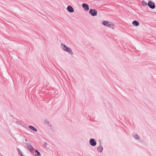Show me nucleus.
Wrapping results in <instances>:
<instances>
[{
  "instance_id": "nucleus-1",
  "label": "nucleus",
  "mask_w": 156,
  "mask_h": 156,
  "mask_svg": "<svg viewBox=\"0 0 156 156\" xmlns=\"http://www.w3.org/2000/svg\"><path fill=\"white\" fill-rule=\"evenodd\" d=\"M25 147L31 153H34L33 151L34 149L33 147L31 145L30 143L29 142L25 143Z\"/></svg>"
},
{
  "instance_id": "nucleus-2",
  "label": "nucleus",
  "mask_w": 156,
  "mask_h": 156,
  "mask_svg": "<svg viewBox=\"0 0 156 156\" xmlns=\"http://www.w3.org/2000/svg\"><path fill=\"white\" fill-rule=\"evenodd\" d=\"M102 24L106 26L112 28L113 29H114V27H115V25L113 23L111 22L108 21H104L102 22Z\"/></svg>"
},
{
  "instance_id": "nucleus-3",
  "label": "nucleus",
  "mask_w": 156,
  "mask_h": 156,
  "mask_svg": "<svg viewBox=\"0 0 156 156\" xmlns=\"http://www.w3.org/2000/svg\"><path fill=\"white\" fill-rule=\"evenodd\" d=\"M61 47L64 50L69 52L70 53L72 54H73L72 50L65 45L62 44Z\"/></svg>"
},
{
  "instance_id": "nucleus-4",
  "label": "nucleus",
  "mask_w": 156,
  "mask_h": 156,
  "mask_svg": "<svg viewBox=\"0 0 156 156\" xmlns=\"http://www.w3.org/2000/svg\"><path fill=\"white\" fill-rule=\"evenodd\" d=\"M89 13L92 16H94L97 15V12L95 9H90L89 11Z\"/></svg>"
},
{
  "instance_id": "nucleus-5",
  "label": "nucleus",
  "mask_w": 156,
  "mask_h": 156,
  "mask_svg": "<svg viewBox=\"0 0 156 156\" xmlns=\"http://www.w3.org/2000/svg\"><path fill=\"white\" fill-rule=\"evenodd\" d=\"M89 143L92 146H94L96 145V142L95 141V140L93 139H90Z\"/></svg>"
},
{
  "instance_id": "nucleus-6",
  "label": "nucleus",
  "mask_w": 156,
  "mask_h": 156,
  "mask_svg": "<svg viewBox=\"0 0 156 156\" xmlns=\"http://www.w3.org/2000/svg\"><path fill=\"white\" fill-rule=\"evenodd\" d=\"M148 5L149 7L151 9H154L155 7V5L154 3L151 1H149Z\"/></svg>"
},
{
  "instance_id": "nucleus-7",
  "label": "nucleus",
  "mask_w": 156,
  "mask_h": 156,
  "mask_svg": "<svg viewBox=\"0 0 156 156\" xmlns=\"http://www.w3.org/2000/svg\"><path fill=\"white\" fill-rule=\"evenodd\" d=\"M82 6L83 7L84 9L85 10L87 11L89 10V6L86 3H83L82 5Z\"/></svg>"
},
{
  "instance_id": "nucleus-8",
  "label": "nucleus",
  "mask_w": 156,
  "mask_h": 156,
  "mask_svg": "<svg viewBox=\"0 0 156 156\" xmlns=\"http://www.w3.org/2000/svg\"><path fill=\"white\" fill-rule=\"evenodd\" d=\"M67 9L70 12H74V9L71 6H68L67 7Z\"/></svg>"
},
{
  "instance_id": "nucleus-9",
  "label": "nucleus",
  "mask_w": 156,
  "mask_h": 156,
  "mask_svg": "<svg viewBox=\"0 0 156 156\" xmlns=\"http://www.w3.org/2000/svg\"><path fill=\"white\" fill-rule=\"evenodd\" d=\"M132 24L135 26H137L139 25V23L137 21L134 20L132 22Z\"/></svg>"
},
{
  "instance_id": "nucleus-10",
  "label": "nucleus",
  "mask_w": 156,
  "mask_h": 156,
  "mask_svg": "<svg viewBox=\"0 0 156 156\" xmlns=\"http://www.w3.org/2000/svg\"><path fill=\"white\" fill-rule=\"evenodd\" d=\"M29 127L31 129H32L35 132L37 131V129L35 128L32 126H29Z\"/></svg>"
},
{
  "instance_id": "nucleus-11",
  "label": "nucleus",
  "mask_w": 156,
  "mask_h": 156,
  "mask_svg": "<svg viewBox=\"0 0 156 156\" xmlns=\"http://www.w3.org/2000/svg\"><path fill=\"white\" fill-rule=\"evenodd\" d=\"M103 150V148L101 146H100L97 148L98 151L100 152H101Z\"/></svg>"
},
{
  "instance_id": "nucleus-12",
  "label": "nucleus",
  "mask_w": 156,
  "mask_h": 156,
  "mask_svg": "<svg viewBox=\"0 0 156 156\" xmlns=\"http://www.w3.org/2000/svg\"><path fill=\"white\" fill-rule=\"evenodd\" d=\"M133 136L134 138L136 140H138L140 139V137L137 134H136L135 135H134Z\"/></svg>"
},
{
  "instance_id": "nucleus-13",
  "label": "nucleus",
  "mask_w": 156,
  "mask_h": 156,
  "mask_svg": "<svg viewBox=\"0 0 156 156\" xmlns=\"http://www.w3.org/2000/svg\"><path fill=\"white\" fill-rule=\"evenodd\" d=\"M35 152L37 153V154H35L36 156H40V153L37 150H36L35 151Z\"/></svg>"
},
{
  "instance_id": "nucleus-14",
  "label": "nucleus",
  "mask_w": 156,
  "mask_h": 156,
  "mask_svg": "<svg viewBox=\"0 0 156 156\" xmlns=\"http://www.w3.org/2000/svg\"><path fill=\"white\" fill-rule=\"evenodd\" d=\"M142 5L144 6H145L147 5V3L144 1H143L142 2Z\"/></svg>"
},
{
  "instance_id": "nucleus-15",
  "label": "nucleus",
  "mask_w": 156,
  "mask_h": 156,
  "mask_svg": "<svg viewBox=\"0 0 156 156\" xmlns=\"http://www.w3.org/2000/svg\"><path fill=\"white\" fill-rule=\"evenodd\" d=\"M19 154H20V155L21 156H24L23 155V153L21 151H20L19 152Z\"/></svg>"
},
{
  "instance_id": "nucleus-16",
  "label": "nucleus",
  "mask_w": 156,
  "mask_h": 156,
  "mask_svg": "<svg viewBox=\"0 0 156 156\" xmlns=\"http://www.w3.org/2000/svg\"><path fill=\"white\" fill-rule=\"evenodd\" d=\"M45 122L46 123H47L48 124H49V121L48 120H45Z\"/></svg>"
},
{
  "instance_id": "nucleus-17",
  "label": "nucleus",
  "mask_w": 156,
  "mask_h": 156,
  "mask_svg": "<svg viewBox=\"0 0 156 156\" xmlns=\"http://www.w3.org/2000/svg\"><path fill=\"white\" fill-rule=\"evenodd\" d=\"M25 141H26V142H27L28 141V140L27 139H25Z\"/></svg>"
},
{
  "instance_id": "nucleus-18",
  "label": "nucleus",
  "mask_w": 156,
  "mask_h": 156,
  "mask_svg": "<svg viewBox=\"0 0 156 156\" xmlns=\"http://www.w3.org/2000/svg\"><path fill=\"white\" fill-rule=\"evenodd\" d=\"M17 149H18V151H19V152L20 151H21L20 150V149L19 148H18Z\"/></svg>"
}]
</instances>
